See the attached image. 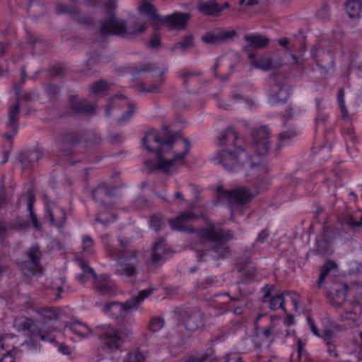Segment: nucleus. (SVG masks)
<instances>
[{"label":"nucleus","instance_id":"nucleus-1","mask_svg":"<svg viewBox=\"0 0 362 362\" xmlns=\"http://www.w3.org/2000/svg\"><path fill=\"white\" fill-rule=\"evenodd\" d=\"M269 137L268 126L264 125L253 129L252 144L250 147L255 152L253 156H249L245 149L236 147L235 143L239 137L232 127H228L219 138L221 146L231 141L234 143L235 149H222L217 151L211 158L214 164H221L226 170L233 173L248 167L250 172L247 176L250 177L249 182L252 185V189L240 187L228 190L223 187H218V202L230 205L231 219L234 221H241L238 218V216L244 214L247 203L256 194L265 190L271 182L265 158L269 153Z\"/></svg>","mask_w":362,"mask_h":362},{"label":"nucleus","instance_id":"nucleus-2","mask_svg":"<svg viewBox=\"0 0 362 362\" xmlns=\"http://www.w3.org/2000/svg\"><path fill=\"white\" fill-rule=\"evenodd\" d=\"M143 144L148 151L156 155L155 160L145 161V167L150 171L161 170L167 173L185 164V156L190 148L187 139L173 135L167 126L161 130L148 131L143 139Z\"/></svg>","mask_w":362,"mask_h":362},{"label":"nucleus","instance_id":"nucleus-3","mask_svg":"<svg viewBox=\"0 0 362 362\" xmlns=\"http://www.w3.org/2000/svg\"><path fill=\"white\" fill-rule=\"evenodd\" d=\"M66 332H71L79 338H87L92 335H98L106 350L111 354L110 357L99 359L97 362H116L119 357L121 346L125 341L124 334L108 325H100L93 329L86 323L72 320L64 325Z\"/></svg>","mask_w":362,"mask_h":362},{"label":"nucleus","instance_id":"nucleus-4","mask_svg":"<svg viewBox=\"0 0 362 362\" xmlns=\"http://www.w3.org/2000/svg\"><path fill=\"white\" fill-rule=\"evenodd\" d=\"M197 236L199 244L193 246L199 262H209L224 257L228 252L227 242L233 237L230 231L224 230L219 225L209 224L200 228Z\"/></svg>","mask_w":362,"mask_h":362},{"label":"nucleus","instance_id":"nucleus-5","mask_svg":"<svg viewBox=\"0 0 362 362\" xmlns=\"http://www.w3.org/2000/svg\"><path fill=\"white\" fill-rule=\"evenodd\" d=\"M327 298L331 305L342 310L343 313H340L342 320L356 321L361 310L362 284L359 282L342 284L340 289L334 288L330 291Z\"/></svg>","mask_w":362,"mask_h":362},{"label":"nucleus","instance_id":"nucleus-6","mask_svg":"<svg viewBox=\"0 0 362 362\" xmlns=\"http://www.w3.org/2000/svg\"><path fill=\"white\" fill-rule=\"evenodd\" d=\"M101 238L107 252L117 259L116 274L124 278L135 275L139 263V252L125 250L127 241L119 238L115 240L108 234H105Z\"/></svg>","mask_w":362,"mask_h":362},{"label":"nucleus","instance_id":"nucleus-7","mask_svg":"<svg viewBox=\"0 0 362 362\" xmlns=\"http://www.w3.org/2000/svg\"><path fill=\"white\" fill-rule=\"evenodd\" d=\"M173 318L176 322V334L174 339H171V344L168 347L169 352L172 354H176V351L173 350L177 344H174V341L183 340L185 338L189 337V334L196 331L203 326V313L195 308L194 309L177 308L173 315ZM177 346H181L180 342Z\"/></svg>","mask_w":362,"mask_h":362},{"label":"nucleus","instance_id":"nucleus-8","mask_svg":"<svg viewBox=\"0 0 362 362\" xmlns=\"http://www.w3.org/2000/svg\"><path fill=\"white\" fill-rule=\"evenodd\" d=\"M75 261L82 270V273L76 276V279L79 282L93 281L98 291L103 296H110L115 294V284L108 274L97 275L94 269L79 255L75 257Z\"/></svg>","mask_w":362,"mask_h":362},{"label":"nucleus","instance_id":"nucleus-9","mask_svg":"<svg viewBox=\"0 0 362 362\" xmlns=\"http://www.w3.org/2000/svg\"><path fill=\"white\" fill-rule=\"evenodd\" d=\"M156 288L153 286L139 291L136 296H133L125 303L111 302L104 307L106 315L115 319H120L124 323H129L127 317L132 313L136 311L140 307L142 302L150 296Z\"/></svg>","mask_w":362,"mask_h":362},{"label":"nucleus","instance_id":"nucleus-10","mask_svg":"<svg viewBox=\"0 0 362 362\" xmlns=\"http://www.w3.org/2000/svg\"><path fill=\"white\" fill-rule=\"evenodd\" d=\"M62 310L47 306V342L64 356L71 354V349L64 344L62 333L59 330L63 325Z\"/></svg>","mask_w":362,"mask_h":362},{"label":"nucleus","instance_id":"nucleus-11","mask_svg":"<svg viewBox=\"0 0 362 362\" xmlns=\"http://www.w3.org/2000/svg\"><path fill=\"white\" fill-rule=\"evenodd\" d=\"M248 57L250 64L252 68L263 71L279 68L285 64L300 65L298 57L291 52L286 53L285 59H282L278 55H272L269 53H250Z\"/></svg>","mask_w":362,"mask_h":362},{"label":"nucleus","instance_id":"nucleus-12","mask_svg":"<svg viewBox=\"0 0 362 362\" xmlns=\"http://www.w3.org/2000/svg\"><path fill=\"white\" fill-rule=\"evenodd\" d=\"M139 11L141 16H145L149 21H158L177 30L184 29L188 20L191 18L189 13L180 12L160 17L156 13V8L148 1L141 3Z\"/></svg>","mask_w":362,"mask_h":362},{"label":"nucleus","instance_id":"nucleus-13","mask_svg":"<svg viewBox=\"0 0 362 362\" xmlns=\"http://www.w3.org/2000/svg\"><path fill=\"white\" fill-rule=\"evenodd\" d=\"M268 100L272 105L285 103L292 94V88L288 79L279 74H272L267 81Z\"/></svg>","mask_w":362,"mask_h":362},{"label":"nucleus","instance_id":"nucleus-14","mask_svg":"<svg viewBox=\"0 0 362 362\" xmlns=\"http://www.w3.org/2000/svg\"><path fill=\"white\" fill-rule=\"evenodd\" d=\"M135 110L136 105L130 98L122 94H116L110 99L105 107V115L110 117L119 110L122 115L118 118V122H126L133 117Z\"/></svg>","mask_w":362,"mask_h":362},{"label":"nucleus","instance_id":"nucleus-15","mask_svg":"<svg viewBox=\"0 0 362 362\" xmlns=\"http://www.w3.org/2000/svg\"><path fill=\"white\" fill-rule=\"evenodd\" d=\"M262 301L269 303V308L273 310L282 309L286 311V305L288 301L294 311L298 312L301 308V297L295 292H284L272 296L266 293L262 297Z\"/></svg>","mask_w":362,"mask_h":362},{"label":"nucleus","instance_id":"nucleus-16","mask_svg":"<svg viewBox=\"0 0 362 362\" xmlns=\"http://www.w3.org/2000/svg\"><path fill=\"white\" fill-rule=\"evenodd\" d=\"M168 70V66H159L156 64L148 63L138 70L139 73L147 72L149 73L151 76L156 79L153 83L150 86L145 83H141L139 86L141 93H154L159 90L160 87L163 83V75L167 73Z\"/></svg>","mask_w":362,"mask_h":362},{"label":"nucleus","instance_id":"nucleus-17","mask_svg":"<svg viewBox=\"0 0 362 362\" xmlns=\"http://www.w3.org/2000/svg\"><path fill=\"white\" fill-rule=\"evenodd\" d=\"M13 326L18 331L28 332L33 344L36 345L45 339V334L39 325L25 316L16 317L13 321Z\"/></svg>","mask_w":362,"mask_h":362},{"label":"nucleus","instance_id":"nucleus-18","mask_svg":"<svg viewBox=\"0 0 362 362\" xmlns=\"http://www.w3.org/2000/svg\"><path fill=\"white\" fill-rule=\"evenodd\" d=\"M346 172L341 165H336L334 170H327L325 173L317 172L315 173L311 180L310 182L317 185L319 182L327 184L329 187H340L341 184L339 181L342 180Z\"/></svg>","mask_w":362,"mask_h":362},{"label":"nucleus","instance_id":"nucleus-19","mask_svg":"<svg viewBox=\"0 0 362 362\" xmlns=\"http://www.w3.org/2000/svg\"><path fill=\"white\" fill-rule=\"evenodd\" d=\"M270 321V327L264 331L266 338H269L273 334L278 337L288 336L290 333L288 328L293 325L294 318L291 315H288L284 319L271 316Z\"/></svg>","mask_w":362,"mask_h":362},{"label":"nucleus","instance_id":"nucleus-20","mask_svg":"<svg viewBox=\"0 0 362 362\" xmlns=\"http://www.w3.org/2000/svg\"><path fill=\"white\" fill-rule=\"evenodd\" d=\"M28 260L21 263V269L25 276H31L39 272L42 274V267L40 265L41 252L38 246H33L28 252Z\"/></svg>","mask_w":362,"mask_h":362},{"label":"nucleus","instance_id":"nucleus-21","mask_svg":"<svg viewBox=\"0 0 362 362\" xmlns=\"http://www.w3.org/2000/svg\"><path fill=\"white\" fill-rule=\"evenodd\" d=\"M250 85V83H247V84H241L237 87V90L233 92L232 100L227 103L222 100V97H219L218 95L215 94L214 97H216L218 101V106L220 108L227 110L231 105L232 102L242 103L247 106H252L253 105L252 98L249 95L245 94V90H246Z\"/></svg>","mask_w":362,"mask_h":362},{"label":"nucleus","instance_id":"nucleus-22","mask_svg":"<svg viewBox=\"0 0 362 362\" xmlns=\"http://www.w3.org/2000/svg\"><path fill=\"white\" fill-rule=\"evenodd\" d=\"M197 218V216L191 211H185L179 214L175 218L170 219L169 223L173 230L180 232L194 233V228L188 225V222Z\"/></svg>","mask_w":362,"mask_h":362},{"label":"nucleus","instance_id":"nucleus-23","mask_svg":"<svg viewBox=\"0 0 362 362\" xmlns=\"http://www.w3.org/2000/svg\"><path fill=\"white\" fill-rule=\"evenodd\" d=\"M57 12L60 14H67L74 21L80 24L86 25L88 27H90L93 24V20L92 18L86 17L75 6H69L64 4H60L58 5L57 7Z\"/></svg>","mask_w":362,"mask_h":362},{"label":"nucleus","instance_id":"nucleus-24","mask_svg":"<svg viewBox=\"0 0 362 362\" xmlns=\"http://www.w3.org/2000/svg\"><path fill=\"white\" fill-rule=\"evenodd\" d=\"M66 218L65 211L62 207L56 206L49 209L47 202V220L49 219L50 226L55 227L60 233H62Z\"/></svg>","mask_w":362,"mask_h":362},{"label":"nucleus","instance_id":"nucleus-25","mask_svg":"<svg viewBox=\"0 0 362 362\" xmlns=\"http://www.w3.org/2000/svg\"><path fill=\"white\" fill-rule=\"evenodd\" d=\"M236 35L234 30H226L223 29H216L208 32L202 37V41L208 45L218 44L224 40L233 38Z\"/></svg>","mask_w":362,"mask_h":362},{"label":"nucleus","instance_id":"nucleus-26","mask_svg":"<svg viewBox=\"0 0 362 362\" xmlns=\"http://www.w3.org/2000/svg\"><path fill=\"white\" fill-rule=\"evenodd\" d=\"M69 291V287L66 282V279L60 277L57 279L49 287L47 286V298L58 300L64 298V294Z\"/></svg>","mask_w":362,"mask_h":362},{"label":"nucleus","instance_id":"nucleus-27","mask_svg":"<svg viewBox=\"0 0 362 362\" xmlns=\"http://www.w3.org/2000/svg\"><path fill=\"white\" fill-rule=\"evenodd\" d=\"M164 240L163 238H160L154 243L151 250V264H161L165 257L169 253L170 250L166 247Z\"/></svg>","mask_w":362,"mask_h":362},{"label":"nucleus","instance_id":"nucleus-28","mask_svg":"<svg viewBox=\"0 0 362 362\" xmlns=\"http://www.w3.org/2000/svg\"><path fill=\"white\" fill-rule=\"evenodd\" d=\"M226 6H228V3H226L223 6H221L214 0H201L197 3L198 10L204 15L208 16H216L219 14Z\"/></svg>","mask_w":362,"mask_h":362},{"label":"nucleus","instance_id":"nucleus-29","mask_svg":"<svg viewBox=\"0 0 362 362\" xmlns=\"http://www.w3.org/2000/svg\"><path fill=\"white\" fill-rule=\"evenodd\" d=\"M69 103L74 112L76 113H84L92 115L95 112V105L89 103L86 100H78L76 96L71 95Z\"/></svg>","mask_w":362,"mask_h":362},{"label":"nucleus","instance_id":"nucleus-30","mask_svg":"<svg viewBox=\"0 0 362 362\" xmlns=\"http://www.w3.org/2000/svg\"><path fill=\"white\" fill-rule=\"evenodd\" d=\"M42 157V154L37 150L21 151L16 157L17 160L22 165L23 168L30 167Z\"/></svg>","mask_w":362,"mask_h":362},{"label":"nucleus","instance_id":"nucleus-31","mask_svg":"<svg viewBox=\"0 0 362 362\" xmlns=\"http://www.w3.org/2000/svg\"><path fill=\"white\" fill-rule=\"evenodd\" d=\"M60 141L61 151H64L66 155H69L71 153V148L76 146L81 141L74 132L69 131L64 133L62 138L60 139Z\"/></svg>","mask_w":362,"mask_h":362},{"label":"nucleus","instance_id":"nucleus-32","mask_svg":"<svg viewBox=\"0 0 362 362\" xmlns=\"http://www.w3.org/2000/svg\"><path fill=\"white\" fill-rule=\"evenodd\" d=\"M106 62H107V58L100 52H94L86 62L85 66L86 70L85 71V74L88 75L97 72L98 69L95 68L94 66L99 65L100 64L105 63Z\"/></svg>","mask_w":362,"mask_h":362},{"label":"nucleus","instance_id":"nucleus-33","mask_svg":"<svg viewBox=\"0 0 362 362\" xmlns=\"http://www.w3.org/2000/svg\"><path fill=\"white\" fill-rule=\"evenodd\" d=\"M337 272V264L333 261H327L322 269L321 274L317 281L318 288H321L325 281L330 276L335 275Z\"/></svg>","mask_w":362,"mask_h":362},{"label":"nucleus","instance_id":"nucleus-34","mask_svg":"<svg viewBox=\"0 0 362 362\" xmlns=\"http://www.w3.org/2000/svg\"><path fill=\"white\" fill-rule=\"evenodd\" d=\"M146 354L143 347L133 348L124 357L123 362H144Z\"/></svg>","mask_w":362,"mask_h":362},{"label":"nucleus","instance_id":"nucleus-35","mask_svg":"<svg viewBox=\"0 0 362 362\" xmlns=\"http://www.w3.org/2000/svg\"><path fill=\"white\" fill-rule=\"evenodd\" d=\"M245 40L249 47L255 49L264 47L269 42L268 38L262 35H246Z\"/></svg>","mask_w":362,"mask_h":362},{"label":"nucleus","instance_id":"nucleus-36","mask_svg":"<svg viewBox=\"0 0 362 362\" xmlns=\"http://www.w3.org/2000/svg\"><path fill=\"white\" fill-rule=\"evenodd\" d=\"M110 87V83L105 80H100L92 84L90 88L89 95L102 96Z\"/></svg>","mask_w":362,"mask_h":362},{"label":"nucleus","instance_id":"nucleus-37","mask_svg":"<svg viewBox=\"0 0 362 362\" xmlns=\"http://www.w3.org/2000/svg\"><path fill=\"white\" fill-rule=\"evenodd\" d=\"M362 225V211H354L349 214L348 217L341 222V226H347L351 228L359 227Z\"/></svg>","mask_w":362,"mask_h":362},{"label":"nucleus","instance_id":"nucleus-38","mask_svg":"<svg viewBox=\"0 0 362 362\" xmlns=\"http://www.w3.org/2000/svg\"><path fill=\"white\" fill-rule=\"evenodd\" d=\"M194 45L193 36L192 35H187L180 42L175 43L170 49L173 52H175L180 49L182 51H186Z\"/></svg>","mask_w":362,"mask_h":362},{"label":"nucleus","instance_id":"nucleus-39","mask_svg":"<svg viewBox=\"0 0 362 362\" xmlns=\"http://www.w3.org/2000/svg\"><path fill=\"white\" fill-rule=\"evenodd\" d=\"M361 8V3L359 0H349L346 4V11L352 19L359 17Z\"/></svg>","mask_w":362,"mask_h":362},{"label":"nucleus","instance_id":"nucleus-40","mask_svg":"<svg viewBox=\"0 0 362 362\" xmlns=\"http://www.w3.org/2000/svg\"><path fill=\"white\" fill-rule=\"evenodd\" d=\"M20 108L18 103L11 107L8 112V120L6 123V127H18L17 122L19 119Z\"/></svg>","mask_w":362,"mask_h":362},{"label":"nucleus","instance_id":"nucleus-41","mask_svg":"<svg viewBox=\"0 0 362 362\" xmlns=\"http://www.w3.org/2000/svg\"><path fill=\"white\" fill-rule=\"evenodd\" d=\"M117 189L116 187L110 188L106 184L103 183L100 185L96 189H95L92 192V197L94 200L96 202L99 201V198L98 197L99 194H104L106 197H112L114 195V191Z\"/></svg>","mask_w":362,"mask_h":362},{"label":"nucleus","instance_id":"nucleus-42","mask_svg":"<svg viewBox=\"0 0 362 362\" xmlns=\"http://www.w3.org/2000/svg\"><path fill=\"white\" fill-rule=\"evenodd\" d=\"M27 197H28V210L30 213V216L31 218L32 224L35 228H39V223L37 221V218L36 215L33 212V203H34V194L33 192L28 191L27 192Z\"/></svg>","mask_w":362,"mask_h":362},{"label":"nucleus","instance_id":"nucleus-43","mask_svg":"<svg viewBox=\"0 0 362 362\" xmlns=\"http://www.w3.org/2000/svg\"><path fill=\"white\" fill-rule=\"evenodd\" d=\"M337 102L339 110L341 113L342 118L344 119H349L350 115L345 105L344 91L342 88H340L338 91Z\"/></svg>","mask_w":362,"mask_h":362},{"label":"nucleus","instance_id":"nucleus-44","mask_svg":"<svg viewBox=\"0 0 362 362\" xmlns=\"http://www.w3.org/2000/svg\"><path fill=\"white\" fill-rule=\"evenodd\" d=\"M165 325V322L160 317H153L151 319L148 323V331L154 334L159 332Z\"/></svg>","mask_w":362,"mask_h":362},{"label":"nucleus","instance_id":"nucleus-45","mask_svg":"<svg viewBox=\"0 0 362 362\" xmlns=\"http://www.w3.org/2000/svg\"><path fill=\"white\" fill-rule=\"evenodd\" d=\"M326 231L324 230L322 235L317 238V250L323 254L327 255L329 252V247L331 241L325 238Z\"/></svg>","mask_w":362,"mask_h":362},{"label":"nucleus","instance_id":"nucleus-46","mask_svg":"<svg viewBox=\"0 0 362 362\" xmlns=\"http://www.w3.org/2000/svg\"><path fill=\"white\" fill-rule=\"evenodd\" d=\"M233 56L235 59H239V56L236 54H223L221 57H219L217 60H216V62L215 63L214 66V69L215 70V71H216V70L218 69V68L220 66H223V65H225L226 66H229L230 68H232V65L229 63L230 62V57ZM215 74L216 75V72H215Z\"/></svg>","mask_w":362,"mask_h":362},{"label":"nucleus","instance_id":"nucleus-47","mask_svg":"<svg viewBox=\"0 0 362 362\" xmlns=\"http://www.w3.org/2000/svg\"><path fill=\"white\" fill-rule=\"evenodd\" d=\"M83 252L86 255H92L95 252V245L92 238L84 235L82 238Z\"/></svg>","mask_w":362,"mask_h":362},{"label":"nucleus","instance_id":"nucleus-48","mask_svg":"<svg viewBox=\"0 0 362 362\" xmlns=\"http://www.w3.org/2000/svg\"><path fill=\"white\" fill-rule=\"evenodd\" d=\"M16 95L17 97V103H18L19 100H24L26 101H31L35 100L37 98V95H33L30 93L23 92L21 90V84H17L14 86Z\"/></svg>","mask_w":362,"mask_h":362},{"label":"nucleus","instance_id":"nucleus-49","mask_svg":"<svg viewBox=\"0 0 362 362\" xmlns=\"http://www.w3.org/2000/svg\"><path fill=\"white\" fill-rule=\"evenodd\" d=\"M297 134L295 130L289 129L279 134V142L277 144L278 148L285 146L288 144V140Z\"/></svg>","mask_w":362,"mask_h":362},{"label":"nucleus","instance_id":"nucleus-50","mask_svg":"<svg viewBox=\"0 0 362 362\" xmlns=\"http://www.w3.org/2000/svg\"><path fill=\"white\" fill-rule=\"evenodd\" d=\"M164 223L163 218L159 215L156 214L153 215L151 217V221H150V228L151 230H153L155 231H159L162 228V225Z\"/></svg>","mask_w":362,"mask_h":362},{"label":"nucleus","instance_id":"nucleus-51","mask_svg":"<svg viewBox=\"0 0 362 362\" xmlns=\"http://www.w3.org/2000/svg\"><path fill=\"white\" fill-rule=\"evenodd\" d=\"M332 146L329 144H325L321 146L318 151V152L315 151L313 150V159L315 161H317L321 157V154H323V160L326 159L329 156V153L331 151Z\"/></svg>","mask_w":362,"mask_h":362},{"label":"nucleus","instance_id":"nucleus-52","mask_svg":"<svg viewBox=\"0 0 362 362\" xmlns=\"http://www.w3.org/2000/svg\"><path fill=\"white\" fill-rule=\"evenodd\" d=\"M214 358L208 354L200 355L199 357L192 356L183 362H214Z\"/></svg>","mask_w":362,"mask_h":362},{"label":"nucleus","instance_id":"nucleus-53","mask_svg":"<svg viewBox=\"0 0 362 362\" xmlns=\"http://www.w3.org/2000/svg\"><path fill=\"white\" fill-rule=\"evenodd\" d=\"M47 99L48 98H50V99H52L55 98L57 95H58L60 93V88L59 86L52 85V84H47Z\"/></svg>","mask_w":362,"mask_h":362},{"label":"nucleus","instance_id":"nucleus-54","mask_svg":"<svg viewBox=\"0 0 362 362\" xmlns=\"http://www.w3.org/2000/svg\"><path fill=\"white\" fill-rule=\"evenodd\" d=\"M306 320L310 327V329L311 330L313 334L316 337H320L321 334L316 327L315 322L314 321V320L310 316H307Z\"/></svg>","mask_w":362,"mask_h":362},{"label":"nucleus","instance_id":"nucleus-55","mask_svg":"<svg viewBox=\"0 0 362 362\" xmlns=\"http://www.w3.org/2000/svg\"><path fill=\"white\" fill-rule=\"evenodd\" d=\"M64 74L63 68L60 64H55L50 68L49 74L54 76H59Z\"/></svg>","mask_w":362,"mask_h":362},{"label":"nucleus","instance_id":"nucleus-56","mask_svg":"<svg viewBox=\"0 0 362 362\" xmlns=\"http://www.w3.org/2000/svg\"><path fill=\"white\" fill-rule=\"evenodd\" d=\"M29 226V223L23 218H18L16 221V223L15 227L18 230H25Z\"/></svg>","mask_w":362,"mask_h":362},{"label":"nucleus","instance_id":"nucleus-57","mask_svg":"<svg viewBox=\"0 0 362 362\" xmlns=\"http://www.w3.org/2000/svg\"><path fill=\"white\" fill-rule=\"evenodd\" d=\"M10 131L4 134L3 136L6 139H11L18 133V127H6Z\"/></svg>","mask_w":362,"mask_h":362},{"label":"nucleus","instance_id":"nucleus-58","mask_svg":"<svg viewBox=\"0 0 362 362\" xmlns=\"http://www.w3.org/2000/svg\"><path fill=\"white\" fill-rule=\"evenodd\" d=\"M356 57V55L354 54H352L350 57L349 61V69L350 71H352L354 69L358 68V70L362 69V66H358L356 62L355 58Z\"/></svg>","mask_w":362,"mask_h":362},{"label":"nucleus","instance_id":"nucleus-59","mask_svg":"<svg viewBox=\"0 0 362 362\" xmlns=\"http://www.w3.org/2000/svg\"><path fill=\"white\" fill-rule=\"evenodd\" d=\"M328 117V115L324 112H318L315 119V122L317 128H320L321 124L324 123Z\"/></svg>","mask_w":362,"mask_h":362},{"label":"nucleus","instance_id":"nucleus-60","mask_svg":"<svg viewBox=\"0 0 362 362\" xmlns=\"http://www.w3.org/2000/svg\"><path fill=\"white\" fill-rule=\"evenodd\" d=\"M268 237V233L266 230H263L258 234L256 240V244L264 243Z\"/></svg>","mask_w":362,"mask_h":362},{"label":"nucleus","instance_id":"nucleus-61","mask_svg":"<svg viewBox=\"0 0 362 362\" xmlns=\"http://www.w3.org/2000/svg\"><path fill=\"white\" fill-rule=\"evenodd\" d=\"M0 362H15V358L11 351H6L4 356L0 359Z\"/></svg>","mask_w":362,"mask_h":362},{"label":"nucleus","instance_id":"nucleus-62","mask_svg":"<svg viewBox=\"0 0 362 362\" xmlns=\"http://www.w3.org/2000/svg\"><path fill=\"white\" fill-rule=\"evenodd\" d=\"M241 274L243 275H245V279L243 280V283L247 284V283H250V281L255 280V276H253L252 272H250L248 270L245 271V272H241Z\"/></svg>","mask_w":362,"mask_h":362},{"label":"nucleus","instance_id":"nucleus-63","mask_svg":"<svg viewBox=\"0 0 362 362\" xmlns=\"http://www.w3.org/2000/svg\"><path fill=\"white\" fill-rule=\"evenodd\" d=\"M109 140L112 143H119L122 141V136L121 134L117 133L112 134L109 136Z\"/></svg>","mask_w":362,"mask_h":362},{"label":"nucleus","instance_id":"nucleus-64","mask_svg":"<svg viewBox=\"0 0 362 362\" xmlns=\"http://www.w3.org/2000/svg\"><path fill=\"white\" fill-rule=\"evenodd\" d=\"M241 358L238 355H226L225 362H240Z\"/></svg>","mask_w":362,"mask_h":362}]
</instances>
